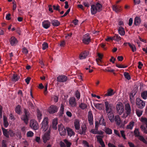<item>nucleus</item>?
<instances>
[{"label":"nucleus","mask_w":147,"mask_h":147,"mask_svg":"<svg viewBox=\"0 0 147 147\" xmlns=\"http://www.w3.org/2000/svg\"><path fill=\"white\" fill-rule=\"evenodd\" d=\"M87 128L86 125H83L82 127V129L80 130L79 134L81 135H85Z\"/></svg>","instance_id":"bb28decb"},{"label":"nucleus","mask_w":147,"mask_h":147,"mask_svg":"<svg viewBox=\"0 0 147 147\" xmlns=\"http://www.w3.org/2000/svg\"><path fill=\"white\" fill-rule=\"evenodd\" d=\"M104 131L107 134H112V130L111 129L107 127H105Z\"/></svg>","instance_id":"58836bf2"},{"label":"nucleus","mask_w":147,"mask_h":147,"mask_svg":"<svg viewBox=\"0 0 147 147\" xmlns=\"http://www.w3.org/2000/svg\"><path fill=\"white\" fill-rule=\"evenodd\" d=\"M58 130L60 135L61 136H65L66 134L65 129L61 124L58 125Z\"/></svg>","instance_id":"423d86ee"},{"label":"nucleus","mask_w":147,"mask_h":147,"mask_svg":"<svg viewBox=\"0 0 147 147\" xmlns=\"http://www.w3.org/2000/svg\"><path fill=\"white\" fill-rule=\"evenodd\" d=\"M136 114L138 117H140L142 114V111L141 110H137Z\"/></svg>","instance_id":"603ef678"},{"label":"nucleus","mask_w":147,"mask_h":147,"mask_svg":"<svg viewBox=\"0 0 147 147\" xmlns=\"http://www.w3.org/2000/svg\"><path fill=\"white\" fill-rule=\"evenodd\" d=\"M108 118L111 122H113L115 121V117L114 114L111 113H107Z\"/></svg>","instance_id":"6ab92c4d"},{"label":"nucleus","mask_w":147,"mask_h":147,"mask_svg":"<svg viewBox=\"0 0 147 147\" xmlns=\"http://www.w3.org/2000/svg\"><path fill=\"white\" fill-rule=\"evenodd\" d=\"M137 91V89H134L131 92L130 94V99H132L134 96L136 94Z\"/></svg>","instance_id":"cd10ccee"},{"label":"nucleus","mask_w":147,"mask_h":147,"mask_svg":"<svg viewBox=\"0 0 147 147\" xmlns=\"http://www.w3.org/2000/svg\"><path fill=\"white\" fill-rule=\"evenodd\" d=\"M79 107L82 110L86 109L87 107V105L84 103H81L79 105Z\"/></svg>","instance_id":"79ce46f5"},{"label":"nucleus","mask_w":147,"mask_h":147,"mask_svg":"<svg viewBox=\"0 0 147 147\" xmlns=\"http://www.w3.org/2000/svg\"><path fill=\"white\" fill-rule=\"evenodd\" d=\"M64 108L63 105L61 104L60 110L59 111V115L60 116H62L63 115L64 113Z\"/></svg>","instance_id":"ea45409f"},{"label":"nucleus","mask_w":147,"mask_h":147,"mask_svg":"<svg viewBox=\"0 0 147 147\" xmlns=\"http://www.w3.org/2000/svg\"><path fill=\"white\" fill-rule=\"evenodd\" d=\"M98 56L99 57V58L98 59H96V61L97 62V64L100 66H102L101 65H100L98 63V61H100V62H101V59H102V55L101 54H100L99 53H98Z\"/></svg>","instance_id":"c9c22d12"},{"label":"nucleus","mask_w":147,"mask_h":147,"mask_svg":"<svg viewBox=\"0 0 147 147\" xmlns=\"http://www.w3.org/2000/svg\"><path fill=\"white\" fill-rule=\"evenodd\" d=\"M141 22V19L140 18L138 17H136L134 19V24L136 26H138L140 24Z\"/></svg>","instance_id":"b1692460"},{"label":"nucleus","mask_w":147,"mask_h":147,"mask_svg":"<svg viewBox=\"0 0 147 147\" xmlns=\"http://www.w3.org/2000/svg\"><path fill=\"white\" fill-rule=\"evenodd\" d=\"M105 109L107 113H109L112 112V104H109L107 101L105 102Z\"/></svg>","instance_id":"0eeeda50"},{"label":"nucleus","mask_w":147,"mask_h":147,"mask_svg":"<svg viewBox=\"0 0 147 147\" xmlns=\"http://www.w3.org/2000/svg\"><path fill=\"white\" fill-rule=\"evenodd\" d=\"M63 141L64 143L66 144L67 147H70L71 145V143L69 142L67 140L65 139Z\"/></svg>","instance_id":"09e8293b"},{"label":"nucleus","mask_w":147,"mask_h":147,"mask_svg":"<svg viewBox=\"0 0 147 147\" xmlns=\"http://www.w3.org/2000/svg\"><path fill=\"white\" fill-rule=\"evenodd\" d=\"M114 94V92H113V90L110 88L108 90L107 93L105 94V96H111Z\"/></svg>","instance_id":"a878e982"},{"label":"nucleus","mask_w":147,"mask_h":147,"mask_svg":"<svg viewBox=\"0 0 147 147\" xmlns=\"http://www.w3.org/2000/svg\"><path fill=\"white\" fill-rule=\"evenodd\" d=\"M42 26L44 28L47 29L50 26V22L48 20H45L42 22Z\"/></svg>","instance_id":"4468645a"},{"label":"nucleus","mask_w":147,"mask_h":147,"mask_svg":"<svg viewBox=\"0 0 147 147\" xmlns=\"http://www.w3.org/2000/svg\"><path fill=\"white\" fill-rule=\"evenodd\" d=\"M75 96L77 98L79 99L80 98V92L77 90L75 92Z\"/></svg>","instance_id":"3c124183"},{"label":"nucleus","mask_w":147,"mask_h":147,"mask_svg":"<svg viewBox=\"0 0 147 147\" xmlns=\"http://www.w3.org/2000/svg\"><path fill=\"white\" fill-rule=\"evenodd\" d=\"M89 53V52L87 51H85L82 52L80 55L79 58L80 59H82L86 58Z\"/></svg>","instance_id":"ddd939ff"},{"label":"nucleus","mask_w":147,"mask_h":147,"mask_svg":"<svg viewBox=\"0 0 147 147\" xmlns=\"http://www.w3.org/2000/svg\"><path fill=\"white\" fill-rule=\"evenodd\" d=\"M67 130L68 135L69 136L71 137L72 136L75 135V133L71 128L67 127Z\"/></svg>","instance_id":"aec40b11"},{"label":"nucleus","mask_w":147,"mask_h":147,"mask_svg":"<svg viewBox=\"0 0 147 147\" xmlns=\"http://www.w3.org/2000/svg\"><path fill=\"white\" fill-rule=\"evenodd\" d=\"M70 10V8H69L68 9V10H67L66 12L65 13V14L63 16H61V17L63 18L67 16V14L69 13Z\"/></svg>","instance_id":"0e129e2a"},{"label":"nucleus","mask_w":147,"mask_h":147,"mask_svg":"<svg viewBox=\"0 0 147 147\" xmlns=\"http://www.w3.org/2000/svg\"><path fill=\"white\" fill-rule=\"evenodd\" d=\"M138 137H139V139L140 140L143 142L144 143H146L147 142L143 136L140 135V136H138Z\"/></svg>","instance_id":"864d4df0"},{"label":"nucleus","mask_w":147,"mask_h":147,"mask_svg":"<svg viewBox=\"0 0 147 147\" xmlns=\"http://www.w3.org/2000/svg\"><path fill=\"white\" fill-rule=\"evenodd\" d=\"M116 107L117 113L121 115L124 111L123 104L121 102H119L117 104Z\"/></svg>","instance_id":"7ed1b4c3"},{"label":"nucleus","mask_w":147,"mask_h":147,"mask_svg":"<svg viewBox=\"0 0 147 147\" xmlns=\"http://www.w3.org/2000/svg\"><path fill=\"white\" fill-rule=\"evenodd\" d=\"M28 117L23 115L21 117V119L24 121V122L26 124H27L28 123L29 120Z\"/></svg>","instance_id":"f704fd0d"},{"label":"nucleus","mask_w":147,"mask_h":147,"mask_svg":"<svg viewBox=\"0 0 147 147\" xmlns=\"http://www.w3.org/2000/svg\"><path fill=\"white\" fill-rule=\"evenodd\" d=\"M116 66L119 68H124L127 67V66H124L121 65H119L117 63H116Z\"/></svg>","instance_id":"680f3d73"},{"label":"nucleus","mask_w":147,"mask_h":147,"mask_svg":"<svg viewBox=\"0 0 147 147\" xmlns=\"http://www.w3.org/2000/svg\"><path fill=\"white\" fill-rule=\"evenodd\" d=\"M74 126L76 130H79L80 128V122L78 120H76L74 122Z\"/></svg>","instance_id":"c85d7f7f"},{"label":"nucleus","mask_w":147,"mask_h":147,"mask_svg":"<svg viewBox=\"0 0 147 147\" xmlns=\"http://www.w3.org/2000/svg\"><path fill=\"white\" fill-rule=\"evenodd\" d=\"M19 78V76L18 75L14 74L11 80L13 82H16L18 80Z\"/></svg>","instance_id":"c756f323"},{"label":"nucleus","mask_w":147,"mask_h":147,"mask_svg":"<svg viewBox=\"0 0 147 147\" xmlns=\"http://www.w3.org/2000/svg\"><path fill=\"white\" fill-rule=\"evenodd\" d=\"M114 40L117 41H119L121 39V37L118 34H115L113 36Z\"/></svg>","instance_id":"a19ab883"},{"label":"nucleus","mask_w":147,"mask_h":147,"mask_svg":"<svg viewBox=\"0 0 147 147\" xmlns=\"http://www.w3.org/2000/svg\"><path fill=\"white\" fill-rule=\"evenodd\" d=\"M94 107L97 109L101 110L104 108V105L102 104L94 103Z\"/></svg>","instance_id":"4be33fe9"},{"label":"nucleus","mask_w":147,"mask_h":147,"mask_svg":"<svg viewBox=\"0 0 147 147\" xmlns=\"http://www.w3.org/2000/svg\"><path fill=\"white\" fill-rule=\"evenodd\" d=\"M22 51L24 53L26 54H27L28 53V51L27 49L25 48L23 49Z\"/></svg>","instance_id":"774afa93"},{"label":"nucleus","mask_w":147,"mask_h":147,"mask_svg":"<svg viewBox=\"0 0 147 147\" xmlns=\"http://www.w3.org/2000/svg\"><path fill=\"white\" fill-rule=\"evenodd\" d=\"M58 109L56 106L52 105L49 108L48 111L50 114H53L57 112Z\"/></svg>","instance_id":"1a4fd4ad"},{"label":"nucleus","mask_w":147,"mask_h":147,"mask_svg":"<svg viewBox=\"0 0 147 147\" xmlns=\"http://www.w3.org/2000/svg\"><path fill=\"white\" fill-rule=\"evenodd\" d=\"M51 22L52 25L54 26H58L60 24L59 22L57 20H51Z\"/></svg>","instance_id":"393cba45"},{"label":"nucleus","mask_w":147,"mask_h":147,"mask_svg":"<svg viewBox=\"0 0 147 147\" xmlns=\"http://www.w3.org/2000/svg\"><path fill=\"white\" fill-rule=\"evenodd\" d=\"M91 132L94 134H102V131H101L100 133L98 131H97V129H92L91 131Z\"/></svg>","instance_id":"de8ad7c7"},{"label":"nucleus","mask_w":147,"mask_h":147,"mask_svg":"<svg viewBox=\"0 0 147 147\" xmlns=\"http://www.w3.org/2000/svg\"><path fill=\"white\" fill-rule=\"evenodd\" d=\"M146 128L143 125H141L140 127L142 131L144 133L147 134V125H146Z\"/></svg>","instance_id":"37998d69"},{"label":"nucleus","mask_w":147,"mask_h":147,"mask_svg":"<svg viewBox=\"0 0 147 147\" xmlns=\"http://www.w3.org/2000/svg\"><path fill=\"white\" fill-rule=\"evenodd\" d=\"M134 133L135 136L138 137V136H140V133L138 131V129L136 128L134 131Z\"/></svg>","instance_id":"8fccbe9b"},{"label":"nucleus","mask_w":147,"mask_h":147,"mask_svg":"<svg viewBox=\"0 0 147 147\" xmlns=\"http://www.w3.org/2000/svg\"><path fill=\"white\" fill-rule=\"evenodd\" d=\"M42 114L40 111L38 109H37V117L38 120L39 122L40 121L41 119V116Z\"/></svg>","instance_id":"7c9ffc66"},{"label":"nucleus","mask_w":147,"mask_h":147,"mask_svg":"<svg viewBox=\"0 0 147 147\" xmlns=\"http://www.w3.org/2000/svg\"><path fill=\"white\" fill-rule=\"evenodd\" d=\"M118 31L119 34L121 36H124L125 35V32L124 28H123L121 26L119 27L118 28Z\"/></svg>","instance_id":"5701e85b"},{"label":"nucleus","mask_w":147,"mask_h":147,"mask_svg":"<svg viewBox=\"0 0 147 147\" xmlns=\"http://www.w3.org/2000/svg\"><path fill=\"white\" fill-rule=\"evenodd\" d=\"M141 121L144 123L146 125H147V119L146 118L142 117L141 118Z\"/></svg>","instance_id":"bf43d9fd"},{"label":"nucleus","mask_w":147,"mask_h":147,"mask_svg":"<svg viewBox=\"0 0 147 147\" xmlns=\"http://www.w3.org/2000/svg\"><path fill=\"white\" fill-rule=\"evenodd\" d=\"M136 105L140 109H142L145 105V102L139 98L136 99Z\"/></svg>","instance_id":"39448f33"},{"label":"nucleus","mask_w":147,"mask_h":147,"mask_svg":"<svg viewBox=\"0 0 147 147\" xmlns=\"http://www.w3.org/2000/svg\"><path fill=\"white\" fill-rule=\"evenodd\" d=\"M53 7L54 9L58 11L59 12L60 11V9H59L60 6L58 5H57V6H56L55 5H53Z\"/></svg>","instance_id":"4d7b16f0"},{"label":"nucleus","mask_w":147,"mask_h":147,"mask_svg":"<svg viewBox=\"0 0 147 147\" xmlns=\"http://www.w3.org/2000/svg\"><path fill=\"white\" fill-rule=\"evenodd\" d=\"M57 120L54 119L53 120L52 127L53 129H57Z\"/></svg>","instance_id":"473e14b6"},{"label":"nucleus","mask_w":147,"mask_h":147,"mask_svg":"<svg viewBox=\"0 0 147 147\" xmlns=\"http://www.w3.org/2000/svg\"><path fill=\"white\" fill-rule=\"evenodd\" d=\"M33 133L31 131L28 132L27 134V136L28 137H32L33 136Z\"/></svg>","instance_id":"13d9d810"},{"label":"nucleus","mask_w":147,"mask_h":147,"mask_svg":"<svg viewBox=\"0 0 147 147\" xmlns=\"http://www.w3.org/2000/svg\"><path fill=\"white\" fill-rule=\"evenodd\" d=\"M88 121L90 125H92L93 123V116L91 111L88 112Z\"/></svg>","instance_id":"9b49d317"},{"label":"nucleus","mask_w":147,"mask_h":147,"mask_svg":"<svg viewBox=\"0 0 147 147\" xmlns=\"http://www.w3.org/2000/svg\"><path fill=\"white\" fill-rule=\"evenodd\" d=\"M123 75L125 78L127 80H129L131 79V76L128 73L125 72L123 73Z\"/></svg>","instance_id":"c03bdc74"},{"label":"nucleus","mask_w":147,"mask_h":147,"mask_svg":"<svg viewBox=\"0 0 147 147\" xmlns=\"http://www.w3.org/2000/svg\"><path fill=\"white\" fill-rule=\"evenodd\" d=\"M134 125V122H130L129 124L127 125V128L132 129Z\"/></svg>","instance_id":"a18cd8bd"},{"label":"nucleus","mask_w":147,"mask_h":147,"mask_svg":"<svg viewBox=\"0 0 147 147\" xmlns=\"http://www.w3.org/2000/svg\"><path fill=\"white\" fill-rule=\"evenodd\" d=\"M97 139L98 141L99 142L102 140V136L100 135H97L96 136Z\"/></svg>","instance_id":"e2e57ef3"},{"label":"nucleus","mask_w":147,"mask_h":147,"mask_svg":"<svg viewBox=\"0 0 147 147\" xmlns=\"http://www.w3.org/2000/svg\"><path fill=\"white\" fill-rule=\"evenodd\" d=\"M48 118L45 117L43 120L41 124V129L43 131H46L49 127L48 125Z\"/></svg>","instance_id":"20e7f679"},{"label":"nucleus","mask_w":147,"mask_h":147,"mask_svg":"<svg viewBox=\"0 0 147 147\" xmlns=\"http://www.w3.org/2000/svg\"><path fill=\"white\" fill-rule=\"evenodd\" d=\"M9 41L12 46L15 45L18 42L17 39L14 36H12L10 38Z\"/></svg>","instance_id":"f3484780"},{"label":"nucleus","mask_w":147,"mask_h":147,"mask_svg":"<svg viewBox=\"0 0 147 147\" xmlns=\"http://www.w3.org/2000/svg\"><path fill=\"white\" fill-rule=\"evenodd\" d=\"M129 47L131 49L132 51L133 52H135L136 51V48L135 45L132 43H129Z\"/></svg>","instance_id":"72a5a7b5"},{"label":"nucleus","mask_w":147,"mask_h":147,"mask_svg":"<svg viewBox=\"0 0 147 147\" xmlns=\"http://www.w3.org/2000/svg\"><path fill=\"white\" fill-rule=\"evenodd\" d=\"M24 115L26 116H27L28 117L29 116L30 113L28 110L26 109H24Z\"/></svg>","instance_id":"6e6d98bb"},{"label":"nucleus","mask_w":147,"mask_h":147,"mask_svg":"<svg viewBox=\"0 0 147 147\" xmlns=\"http://www.w3.org/2000/svg\"><path fill=\"white\" fill-rule=\"evenodd\" d=\"M15 111L16 112L17 114L19 115L20 114L21 111V106L19 105H17L15 109Z\"/></svg>","instance_id":"4c0bfd02"},{"label":"nucleus","mask_w":147,"mask_h":147,"mask_svg":"<svg viewBox=\"0 0 147 147\" xmlns=\"http://www.w3.org/2000/svg\"><path fill=\"white\" fill-rule=\"evenodd\" d=\"M42 49L43 50H45L48 47V45L47 43L44 42L42 44Z\"/></svg>","instance_id":"5fc2aeb1"},{"label":"nucleus","mask_w":147,"mask_h":147,"mask_svg":"<svg viewBox=\"0 0 147 147\" xmlns=\"http://www.w3.org/2000/svg\"><path fill=\"white\" fill-rule=\"evenodd\" d=\"M11 16V14L9 13L7 14L6 16V19L8 20H9L11 19V18L10 17Z\"/></svg>","instance_id":"338daca9"},{"label":"nucleus","mask_w":147,"mask_h":147,"mask_svg":"<svg viewBox=\"0 0 147 147\" xmlns=\"http://www.w3.org/2000/svg\"><path fill=\"white\" fill-rule=\"evenodd\" d=\"M69 103L72 107H74L76 105V99L74 97H71L70 98L69 100Z\"/></svg>","instance_id":"dca6fc26"},{"label":"nucleus","mask_w":147,"mask_h":147,"mask_svg":"<svg viewBox=\"0 0 147 147\" xmlns=\"http://www.w3.org/2000/svg\"><path fill=\"white\" fill-rule=\"evenodd\" d=\"M141 96L142 98L144 99L147 98V91L145 90L142 92L141 94Z\"/></svg>","instance_id":"e433bc0d"},{"label":"nucleus","mask_w":147,"mask_h":147,"mask_svg":"<svg viewBox=\"0 0 147 147\" xmlns=\"http://www.w3.org/2000/svg\"><path fill=\"white\" fill-rule=\"evenodd\" d=\"M1 129L3 131V135L6 138H9V131H8L7 129H5L3 127H2Z\"/></svg>","instance_id":"412c9836"},{"label":"nucleus","mask_w":147,"mask_h":147,"mask_svg":"<svg viewBox=\"0 0 147 147\" xmlns=\"http://www.w3.org/2000/svg\"><path fill=\"white\" fill-rule=\"evenodd\" d=\"M100 124L102 125L105 126L106 123L105 120L103 117H101L99 121Z\"/></svg>","instance_id":"49530a36"},{"label":"nucleus","mask_w":147,"mask_h":147,"mask_svg":"<svg viewBox=\"0 0 147 147\" xmlns=\"http://www.w3.org/2000/svg\"><path fill=\"white\" fill-rule=\"evenodd\" d=\"M57 81L59 82H64L67 80V77L65 75H61L57 77Z\"/></svg>","instance_id":"f8f14e48"},{"label":"nucleus","mask_w":147,"mask_h":147,"mask_svg":"<svg viewBox=\"0 0 147 147\" xmlns=\"http://www.w3.org/2000/svg\"><path fill=\"white\" fill-rule=\"evenodd\" d=\"M125 112L123 114V117L126 118L128 116H130L131 113V109L129 104L127 103L125 105Z\"/></svg>","instance_id":"f03ea898"},{"label":"nucleus","mask_w":147,"mask_h":147,"mask_svg":"<svg viewBox=\"0 0 147 147\" xmlns=\"http://www.w3.org/2000/svg\"><path fill=\"white\" fill-rule=\"evenodd\" d=\"M102 5L99 3H97L96 5H91V12L92 15H95L97 12H100L102 10Z\"/></svg>","instance_id":"f257e3e1"},{"label":"nucleus","mask_w":147,"mask_h":147,"mask_svg":"<svg viewBox=\"0 0 147 147\" xmlns=\"http://www.w3.org/2000/svg\"><path fill=\"white\" fill-rule=\"evenodd\" d=\"M113 10L116 13H118L122 11V9L121 7L119 5H114L112 6Z\"/></svg>","instance_id":"2eb2a0df"},{"label":"nucleus","mask_w":147,"mask_h":147,"mask_svg":"<svg viewBox=\"0 0 147 147\" xmlns=\"http://www.w3.org/2000/svg\"><path fill=\"white\" fill-rule=\"evenodd\" d=\"M30 126L34 130L38 129V126L36 122L34 120H31L30 121Z\"/></svg>","instance_id":"9d476101"},{"label":"nucleus","mask_w":147,"mask_h":147,"mask_svg":"<svg viewBox=\"0 0 147 147\" xmlns=\"http://www.w3.org/2000/svg\"><path fill=\"white\" fill-rule=\"evenodd\" d=\"M115 120L118 125H119L121 123V119L119 116L118 115H116L115 117Z\"/></svg>","instance_id":"2f4dec72"},{"label":"nucleus","mask_w":147,"mask_h":147,"mask_svg":"<svg viewBox=\"0 0 147 147\" xmlns=\"http://www.w3.org/2000/svg\"><path fill=\"white\" fill-rule=\"evenodd\" d=\"M138 68L141 69L142 68V66H143V64L140 61H139L138 63Z\"/></svg>","instance_id":"69168bd1"},{"label":"nucleus","mask_w":147,"mask_h":147,"mask_svg":"<svg viewBox=\"0 0 147 147\" xmlns=\"http://www.w3.org/2000/svg\"><path fill=\"white\" fill-rule=\"evenodd\" d=\"M121 134V136L124 138V139H126L125 136V132L123 130H121L120 131Z\"/></svg>","instance_id":"052dcab7"},{"label":"nucleus","mask_w":147,"mask_h":147,"mask_svg":"<svg viewBox=\"0 0 147 147\" xmlns=\"http://www.w3.org/2000/svg\"><path fill=\"white\" fill-rule=\"evenodd\" d=\"M50 138L49 134L48 132L45 133L43 135L42 138L44 143H46Z\"/></svg>","instance_id":"a211bd4d"},{"label":"nucleus","mask_w":147,"mask_h":147,"mask_svg":"<svg viewBox=\"0 0 147 147\" xmlns=\"http://www.w3.org/2000/svg\"><path fill=\"white\" fill-rule=\"evenodd\" d=\"M82 40L83 42L86 44H88L90 40V37L89 34H86L83 36Z\"/></svg>","instance_id":"6e6552de"}]
</instances>
